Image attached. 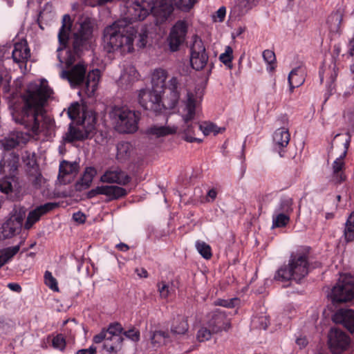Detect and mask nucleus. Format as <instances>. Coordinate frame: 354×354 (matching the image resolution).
I'll return each mask as SVG.
<instances>
[{"label": "nucleus", "instance_id": "23", "mask_svg": "<svg viewBox=\"0 0 354 354\" xmlns=\"http://www.w3.org/2000/svg\"><path fill=\"white\" fill-rule=\"evenodd\" d=\"M62 24L58 33V39L60 45L64 48L68 43L69 35L71 31L72 20L69 15H64L62 18Z\"/></svg>", "mask_w": 354, "mask_h": 354}, {"label": "nucleus", "instance_id": "19", "mask_svg": "<svg viewBox=\"0 0 354 354\" xmlns=\"http://www.w3.org/2000/svg\"><path fill=\"white\" fill-rule=\"evenodd\" d=\"M97 117L93 111H84L82 113V119L77 122L91 138L95 133Z\"/></svg>", "mask_w": 354, "mask_h": 354}, {"label": "nucleus", "instance_id": "10", "mask_svg": "<svg viewBox=\"0 0 354 354\" xmlns=\"http://www.w3.org/2000/svg\"><path fill=\"white\" fill-rule=\"evenodd\" d=\"M351 338L344 331L332 328L328 334V345L333 354H340L350 345Z\"/></svg>", "mask_w": 354, "mask_h": 354}, {"label": "nucleus", "instance_id": "43", "mask_svg": "<svg viewBox=\"0 0 354 354\" xmlns=\"http://www.w3.org/2000/svg\"><path fill=\"white\" fill-rule=\"evenodd\" d=\"M158 291L161 299H167L169 296L174 292L172 287V283L162 281L157 284Z\"/></svg>", "mask_w": 354, "mask_h": 354}, {"label": "nucleus", "instance_id": "42", "mask_svg": "<svg viewBox=\"0 0 354 354\" xmlns=\"http://www.w3.org/2000/svg\"><path fill=\"white\" fill-rule=\"evenodd\" d=\"M196 248L198 253L205 259L209 260L212 257L211 246L203 241L196 242Z\"/></svg>", "mask_w": 354, "mask_h": 354}, {"label": "nucleus", "instance_id": "54", "mask_svg": "<svg viewBox=\"0 0 354 354\" xmlns=\"http://www.w3.org/2000/svg\"><path fill=\"white\" fill-rule=\"evenodd\" d=\"M211 328H201L197 333V339L199 342H205L210 339L212 334Z\"/></svg>", "mask_w": 354, "mask_h": 354}, {"label": "nucleus", "instance_id": "60", "mask_svg": "<svg viewBox=\"0 0 354 354\" xmlns=\"http://www.w3.org/2000/svg\"><path fill=\"white\" fill-rule=\"evenodd\" d=\"M108 339H109L108 336L106 335V334L105 333V330L104 329L100 333L95 335L93 337V341L95 344H99V343H101L104 340V342H107Z\"/></svg>", "mask_w": 354, "mask_h": 354}, {"label": "nucleus", "instance_id": "20", "mask_svg": "<svg viewBox=\"0 0 354 354\" xmlns=\"http://www.w3.org/2000/svg\"><path fill=\"white\" fill-rule=\"evenodd\" d=\"M89 138V136L78 122H77L76 126H75L73 122L70 123L68 131L62 136L63 140L67 143H72L75 141H82Z\"/></svg>", "mask_w": 354, "mask_h": 354}, {"label": "nucleus", "instance_id": "40", "mask_svg": "<svg viewBox=\"0 0 354 354\" xmlns=\"http://www.w3.org/2000/svg\"><path fill=\"white\" fill-rule=\"evenodd\" d=\"M190 51L191 54L194 55L207 54L203 40L197 35L192 37V45Z\"/></svg>", "mask_w": 354, "mask_h": 354}, {"label": "nucleus", "instance_id": "28", "mask_svg": "<svg viewBox=\"0 0 354 354\" xmlns=\"http://www.w3.org/2000/svg\"><path fill=\"white\" fill-rule=\"evenodd\" d=\"M124 337L122 335H115L104 344V348L109 353L116 354L122 348Z\"/></svg>", "mask_w": 354, "mask_h": 354}, {"label": "nucleus", "instance_id": "49", "mask_svg": "<svg viewBox=\"0 0 354 354\" xmlns=\"http://www.w3.org/2000/svg\"><path fill=\"white\" fill-rule=\"evenodd\" d=\"M149 34L148 26L144 25L141 27L138 33V46L140 48H144L147 43V37Z\"/></svg>", "mask_w": 354, "mask_h": 354}, {"label": "nucleus", "instance_id": "1", "mask_svg": "<svg viewBox=\"0 0 354 354\" xmlns=\"http://www.w3.org/2000/svg\"><path fill=\"white\" fill-rule=\"evenodd\" d=\"M52 94L53 90L46 80L39 84H29L21 96L24 106L20 111L15 109L12 112L15 121L35 136L51 131L55 121L46 115L44 106Z\"/></svg>", "mask_w": 354, "mask_h": 354}, {"label": "nucleus", "instance_id": "29", "mask_svg": "<svg viewBox=\"0 0 354 354\" xmlns=\"http://www.w3.org/2000/svg\"><path fill=\"white\" fill-rule=\"evenodd\" d=\"M138 80V73L136 68L133 66L129 65L124 68L120 78V83L128 86Z\"/></svg>", "mask_w": 354, "mask_h": 354}, {"label": "nucleus", "instance_id": "11", "mask_svg": "<svg viewBox=\"0 0 354 354\" xmlns=\"http://www.w3.org/2000/svg\"><path fill=\"white\" fill-rule=\"evenodd\" d=\"M86 71V65L82 62H79L71 70L63 71L61 77L67 80L71 86H80L85 82Z\"/></svg>", "mask_w": 354, "mask_h": 354}, {"label": "nucleus", "instance_id": "22", "mask_svg": "<svg viewBox=\"0 0 354 354\" xmlns=\"http://www.w3.org/2000/svg\"><path fill=\"white\" fill-rule=\"evenodd\" d=\"M116 158L120 162L129 160L135 153L136 149L133 145L127 141H121L116 146Z\"/></svg>", "mask_w": 354, "mask_h": 354}, {"label": "nucleus", "instance_id": "41", "mask_svg": "<svg viewBox=\"0 0 354 354\" xmlns=\"http://www.w3.org/2000/svg\"><path fill=\"white\" fill-rule=\"evenodd\" d=\"M188 330V324L183 317H178L171 326V332L175 334L183 335Z\"/></svg>", "mask_w": 354, "mask_h": 354}, {"label": "nucleus", "instance_id": "58", "mask_svg": "<svg viewBox=\"0 0 354 354\" xmlns=\"http://www.w3.org/2000/svg\"><path fill=\"white\" fill-rule=\"evenodd\" d=\"M263 57L265 62L270 65L274 64V62L276 60L274 53L270 50H265L263 52Z\"/></svg>", "mask_w": 354, "mask_h": 354}, {"label": "nucleus", "instance_id": "34", "mask_svg": "<svg viewBox=\"0 0 354 354\" xmlns=\"http://www.w3.org/2000/svg\"><path fill=\"white\" fill-rule=\"evenodd\" d=\"M176 129L166 126L153 125L147 129V133L157 138L164 137L176 133Z\"/></svg>", "mask_w": 354, "mask_h": 354}, {"label": "nucleus", "instance_id": "5", "mask_svg": "<svg viewBox=\"0 0 354 354\" xmlns=\"http://www.w3.org/2000/svg\"><path fill=\"white\" fill-rule=\"evenodd\" d=\"M308 270L307 252L298 251L291 254L287 265L278 269L274 275V279L281 281L295 280L299 282L308 274Z\"/></svg>", "mask_w": 354, "mask_h": 354}, {"label": "nucleus", "instance_id": "30", "mask_svg": "<svg viewBox=\"0 0 354 354\" xmlns=\"http://www.w3.org/2000/svg\"><path fill=\"white\" fill-rule=\"evenodd\" d=\"M293 201L290 197H281L278 204L276 205L274 212L276 213H281L285 215L290 216L293 212Z\"/></svg>", "mask_w": 354, "mask_h": 354}, {"label": "nucleus", "instance_id": "21", "mask_svg": "<svg viewBox=\"0 0 354 354\" xmlns=\"http://www.w3.org/2000/svg\"><path fill=\"white\" fill-rule=\"evenodd\" d=\"M59 207L57 203L48 202L37 207L30 211L27 218V223L33 224L37 222L41 216L50 212Z\"/></svg>", "mask_w": 354, "mask_h": 354}, {"label": "nucleus", "instance_id": "25", "mask_svg": "<svg viewBox=\"0 0 354 354\" xmlns=\"http://www.w3.org/2000/svg\"><path fill=\"white\" fill-rule=\"evenodd\" d=\"M30 57V51L26 44L16 43L12 53L15 62L22 63L26 62Z\"/></svg>", "mask_w": 354, "mask_h": 354}, {"label": "nucleus", "instance_id": "44", "mask_svg": "<svg viewBox=\"0 0 354 354\" xmlns=\"http://www.w3.org/2000/svg\"><path fill=\"white\" fill-rule=\"evenodd\" d=\"M19 250V246L9 247L0 252V258L4 265L8 262Z\"/></svg>", "mask_w": 354, "mask_h": 354}, {"label": "nucleus", "instance_id": "14", "mask_svg": "<svg viewBox=\"0 0 354 354\" xmlns=\"http://www.w3.org/2000/svg\"><path fill=\"white\" fill-rule=\"evenodd\" d=\"M22 226L19 217H11L0 226V240L10 239L19 234Z\"/></svg>", "mask_w": 354, "mask_h": 354}, {"label": "nucleus", "instance_id": "2", "mask_svg": "<svg viewBox=\"0 0 354 354\" xmlns=\"http://www.w3.org/2000/svg\"><path fill=\"white\" fill-rule=\"evenodd\" d=\"M169 97L162 99L161 91L141 89L138 93V102L145 110L160 113L163 109H172L178 104L181 93L185 90L182 78L173 77L168 82Z\"/></svg>", "mask_w": 354, "mask_h": 354}, {"label": "nucleus", "instance_id": "55", "mask_svg": "<svg viewBox=\"0 0 354 354\" xmlns=\"http://www.w3.org/2000/svg\"><path fill=\"white\" fill-rule=\"evenodd\" d=\"M122 335L135 342H138L140 339V331L135 328H131L127 331L123 330Z\"/></svg>", "mask_w": 354, "mask_h": 354}, {"label": "nucleus", "instance_id": "26", "mask_svg": "<svg viewBox=\"0 0 354 354\" xmlns=\"http://www.w3.org/2000/svg\"><path fill=\"white\" fill-rule=\"evenodd\" d=\"M288 83L290 85V93L293 92L295 88L302 85L305 81L304 69L301 67L293 68L288 75Z\"/></svg>", "mask_w": 354, "mask_h": 354}, {"label": "nucleus", "instance_id": "37", "mask_svg": "<svg viewBox=\"0 0 354 354\" xmlns=\"http://www.w3.org/2000/svg\"><path fill=\"white\" fill-rule=\"evenodd\" d=\"M272 228H281L286 227L290 221V216L283 214L272 213Z\"/></svg>", "mask_w": 354, "mask_h": 354}, {"label": "nucleus", "instance_id": "32", "mask_svg": "<svg viewBox=\"0 0 354 354\" xmlns=\"http://www.w3.org/2000/svg\"><path fill=\"white\" fill-rule=\"evenodd\" d=\"M343 237L346 243L354 241V211L348 216L344 224Z\"/></svg>", "mask_w": 354, "mask_h": 354}, {"label": "nucleus", "instance_id": "59", "mask_svg": "<svg viewBox=\"0 0 354 354\" xmlns=\"http://www.w3.org/2000/svg\"><path fill=\"white\" fill-rule=\"evenodd\" d=\"M162 14L161 16L162 17V20H167L170 15L172 14L174 11V8L171 5H167L166 4L165 6H162V8L160 9Z\"/></svg>", "mask_w": 354, "mask_h": 354}, {"label": "nucleus", "instance_id": "6", "mask_svg": "<svg viewBox=\"0 0 354 354\" xmlns=\"http://www.w3.org/2000/svg\"><path fill=\"white\" fill-rule=\"evenodd\" d=\"M109 115L115 131L120 133H133L138 129L139 112L127 106H114Z\"/></svg>", "mask_w": 354, "mask_h": 354}, {"label": "nucleus", "instance_id": "17", "mask_svg": "<svg viewBox=\"0 0 354 354\" xmlns=\"http://www.w3.org/2000/svg\"><path fill=\"white\" fill-rule=\"evenodd\" d=\"M30 138V135L20 131H14L9 133L3 142V149L6 151H10L20 144H26Z\"/></svg>", "mask_w": 354, "mask_h": 354}, {"label": "nucleus", "instance_id": "48", "mask_svg": "<svg viewBox=\"0 0 354 354\" xmlns=\"http://www.w3.org/2000/svg\"><path fill=\"white\" fill-rule=\"evenodd\" d=\"M52 346L54 348L63 351L66 346L65 337L62 334H57L52 339Z\"/></svg>", "mask_w": 354, "mask_h": 354}, {"label": "nucleus", "instance_id": "62", "mask_svg": "<svg viewBox=\"0 0 354 354\" xmlns=\"http://www.w3.org/2000/svg\"><path fill=\"white\" fill-rule=\"evenodd\" d=\"M73 219L80 224H83L86 221V215L81 212H77L73 214Z\"/></svg>", "mask_w": 354, "mask_h": 354}, {"label": "nucleus", "instance_id": "61", "mask_svg": "<svg viewBox=\"0 0 354 354\" xmlns=\"http://www.w3.org/2000/svg\"><path fill=\"white\" fill-rule=\"evenodd\" d=\"M80 181H81V183H80L81 185L83 186L85 189H86L90 187V185L93 181V179H92L91 176H88V174H84Z\"/></svg>", "mask_w": 354, "mask_h": 354}, {"label": "nucleus", "instance_id": "12", "mask_svg": "<svg viewBox=\"0 0 354 354\" xmlns=\"http://www.w3.org/2000/svg\"><path fill=\"white\" fill-rule=\"evenodd\" d=\"M131 178L119 167H111L106 169L100 177V181L108 184L127 185Z\"/></svg>", "mask_w": 354, "mask_h": 354}, {"label": "nucleus", "instance_id": "8", "mask_svg": "<svg viewBox=\"0 0 354 354\" xmlns=\"http://www.w3.org/2000/svg\"><path fill=\"white\" fill-rule=\"evenodd\" d=\"M330 298L334 304L351 301L354 298V277L350 274L342 276L333 288Z\"/></svg>", "mask_w": 354, "mask_h": 354}, {"label": "nucleus", "instance_id": "4", "mask_svg": "<svg viewBox=\"0 0 354 354\" xmlns=\"http://www.w3.org/2000/svg\"><path fill=\"white\" fill-rule=\"evenodd\" d=\"M93 34V25L91 20L85 19L80 24L78 30L73 33L72 37V49H67L65 56L62 57L58 53V59L61 63H64L67 68L71 67L80 58L84 49H87L90 44Z\"/></svg>", "mask_w": 354, "mask_h": 354}, {"label": "nucleus", "instance_id": "13", "mask_svg": "<svg viewBox=\"0 0 354 354\" xmlns=\"http://www.w3.org/2000/svg\"><path fill=\"white\" fill-rule=\"evenodd\" d=\"M208 326L213 333H218L222 330H228L230 327V319L225 312L216 310L212 313L208 322Z\"/></svg>", "mask_w": 354, "mask_h": 354}, {"label": "nucleus", "instance_id": "56", "mask_svg": "<svg viewBox=\"0 0 354 354\" xmlns=\"http://www.w3.org/2000/svg\"><path fill=\"white\" fill-rule=\"evenodd\" d=\"M10 79L11 77L7 72H5L4 75H0V86H3V90L5 93L10 91Z\"/></svg>", "mask_w": 354, "mask_h": 354}, {"label": "nucleus", "instance_id": "24", "mask_svg": "<svg viewBox=\"0 0 354 354\" xmlns=\"http://www.w3.org/2000/svg\"><path fill=\"white\" fill-rule=\"evenodd\" d=\"M98 191L102 195L109 197L110 201L117 200L127 195L124 188L116 185H102Z\"/></svg>", "mask_w": 354, "mask_h": 354}, {"label": "nucleus", "instance_id": "36", "mask_svg": "<svg viewBox=\"0 0 354 354\" xmlns=\"http://www.w3.org/2000/svg\"><path fill=\"white\" fill-rule=\"evenodd\" d=\"M78 165L77 162H71L66 160L61 162L59 168L58 177H64L66 175L71 174L77 171Z\"/></svg>", "mask_w": 354, "mask_h": 354}, {"label": "nucleus", "instance_id": "47", "mask_svg": "<svg viewBox=\"0 0 354 354\" xmlns=\"http://www.w3.org/2000/svg\"><path fill=\"white\" fill-rule=\"evenodd\" d=\"M122 332L123 328L122 325L118 322L111 324L108 328L105 330V333L109 339L115 335H122Z\"/></svg>", "mask_w": 354, "mask_h": 354}, {"label": "nucleus", "instance_id": "53", "mask_svg": "<svg viewBox=\"0 0 354 354\" xmlns=\"http://www.w3.org/2000/svg\"><path fill=\"white\" fill-rule=\"evenodd\" d=\"M239 299L238 298H233L230 299H218L215 304L216 306H221L223 307L232 308L235 307L238 303H239Z\"/></svg>", "mask_w": 354, "mask_h": 354}, {"label": "nucleus", "instance_id": "52", "mask_svg": "<svg viewBox=\"0 0 354 354\" xmlns=\"http://www.w3.org/2000/svg\"><path fill=\"white\" fill-rule=\"evenodd\" d=\"M196 1L197 0H177L176 4L181 10L188 12Z\"/></svg>", "mask_w": 354, "mask_h": 354}, {"label": "nucleus", "instance_id": "51", "mask_svg": "<svg viewBox=\"0 0 354 354\" xmlns=\"http://www.w3.org/2000/svg\"><path fill=\"white\" fill-rule=\"evenodd\" d=\"M68 118L74 121L80 115V106L78 102L73 103L67 111Z\"/></svg>", "mask_w": 354, "mask_h": 354}, {"label": "nucleus", "instance_id": "3", "mask_svg": "<svg viewBox=\"0 0 354 354\" xmlns=\"http://www.w3.org/2000/svg\"><path fill=\"white\" fill-rule=\"evenodd\" d=\"M126 17L127 15L125 21L118 20L104 29V40L109 53L120 50L122 54H125L133 50V40L136 32L127 24H132L134 21L129 22Z\"/></svg>", "mask_w": 354, "mask_h": 354}, {"label": "nucleus", "instance_id": "18", "mask_svg": "<svg viewBox=\"0 0 354 354\" xmlns=\"http://www.w3.org/2000/svg\"><path fill=\"white\" fill-rule=\"evenodd\" d=\"M19 156L13 151H6L4 153L3 158L0 161V173L5 174L6 169L10 174L15 173L19 167Z\"/></svg>", "mask_w": 354, "mask_h": 354}, {"label": "nucleus", "instance_id": "45", "mask_svg": "<svg viewBox=\"0 0 354 354\" xmlns=\"http://www.w3.org/2000/svg\"><path fill=\"white\" fill-rule=\"evenodd\" d=\"M233 59V49L231 46H227L225 52L219 56V60L226 66L231 68Z\"/></svg>", "mask_w": 354, "mask_h": 354}, {"label": "nucleus", "instance_id": "27", "mask_svg": "<svg viewBox=\"0 0 354 354\" xmlns=\"http://www.w3.org/2000/svg\"><path fill=\"white\" fill-rule=\"evenodd\" d=\"M167 77V72L165 69L158 68L154 70L151 77L152 88L162 91V89L167 88L165 84V80Z\"/></svg>", "mask_w": 354, "mask_h": 354}, {"label": "nucleus", "instance_id": "15", "mask_svg": "<svg viewBox=\"0 0 354 354\" xmlns=\"http://www.w3.org/2000/svg\"><path fill=\"white\" fill-rule=\"evenodd\" d=\"M274 149L277 151L281 157L284 156V149L288 146L290 140V134L289 131L284 128L277 129L272 136Z\"/></svg>", "mask_w": 354, "mask_h": 354}, {"label": "nucleus", "instance_id": "57", "mask_svg": "<svg viewBox=\"0 0 354 354\" xmlns=\"http://www.w3.org/2000/svg\"><path fill=\"white\" fill-rule=\"evenodd\" d=\"M22 159L24 162L28 167H33V166L36 163V159L34 153H30L28 151H26L22 155Z\"/></svg>", "mask_w": 354, "mask_h": 354}, {"label": "nucleus", "instance_id": "7", "mask_svg": "<svg viewBox=\"0 0 354 354\" xmlns=\"http://www.w3.org/2000/svg\"><path fill=\"white\" fill-rule=\"evenodd\" d=\"M196 115V100L192 92L187 93V100L185 102V108L182 111V118L184 121L183 131L185 134V140L188 142H201L202 140L196 138V130L198 131L200 124L193 122Z\"/></svg>", "mask_w": 354, "mask_h": 354}, {"label": "nucleus", "instance_id": "33", "mask_svg": "<svg viewBox=\"0 0 354 354\" xmlns=\"http://www.w3.org/2000/svg\"><path fill=\"white\" fill-rule=\"evenodd\" d=\"M169 337V333L163 330H155L150 332V342L153 348H158L165 344Z\"/></svg>", "mask_w": 354, "mask_h": 354}, {"label": "nucleus", "instance_id": "35", "mask_svg": "<svg viewBox=\"0 0 354 354\" xmlns=\"http://www.w3.org/2000/svg\"><path fill=\"white\" fill-rule=\"evenodd\" d=\"M208 61L207 54H191L190 63L192 68L196 71L203 69Z\"/></svg>", "mask_w": 354, "mask_h": 354}, {"label": "nucleus", "instance_id": "31", "mask_svg": "<svg viewBox=\"0 0 354 354\" xmlns=\"http://www.w3.org/2000/svg\"><path fill=\"white\" fill-rule=\"evenodd\" d=\"M100 78V71L97 68L91 71L86 76L84 84L88 91L95 92L97 88L98 82Z\"/></svg>", "mask_w": 354, "mask_h": 354}, {"label": "nucleus", "instance_id": "64", "mask_svg": "<svg viewBox=\"0 0 354 354\" xmlns=\"http://www.w3.org/2000/svg\"><path fill=\"white\" fill-rule=\"evenodd\" d=\"M226 15V9L225 7H221L214 15V18H217L219 21H223Z\"/></svg>", "mask_w": 354, "mask_h": 354}, {"label": "nucleus", "instance_id": "50", "mask_svg": "<svg viewBox=\"0 0 354 354\" xmlns=\"http://www.w3.org/2000/svg\"><path fill=\"white\" fill-rule=\"evenodd\" d=\"M0 190L1 192L8 194L12 192V178L5 177L0 180Z\"/></svg>", "mask_w": 354, "mask_h": 354}, {"label": "nucleus", "instance_id": "16", "mask_svg": "<svg viewBox=\"0 0 354 354\" xmlns=\"http://www.w3.org/2000/svg\"><path fill=\"white\" fill-rule=\"evenodd\" d=\"M335 322L341 324L351 334H354V310L351 309H339L333 315Z\"/></svg>", "mask_w": 354, "mask_h": 354}, {"label": "nucleus", "instance_id": "63", "mask_svg": "<svg viewBox=\"0 0 354 354\" xmlns=\"http://www.w3.org/2000/svg\"><path fill=\"white\" fill-rule=\"evenodd\" d=\"M342 17L339 14L333 13L328 17V18L327 19V23L329 24V23H330V21H335V22L337 23V27L338 28L339 24L342 22Z\"/></svg>", "mask_w": 354, "mask_h": 354}, {"label": "nucleus", "instance_id": "9", "mask_svg": "<svg viewBox=\"0 0 354 354\" xmlns=\"http://www.w3.org/2000/svg\"><path fill=\"white\" fill-rule=\"evenodd\" d=\"M188 24L185 20H178L170 29L167 41L171 51L176 52L185 41Z\"/></svg>", "mask_w": 354, "mask_h": 354}, {"label": "nucleus", "instance_id": "38", "mask_svg": "<svg viewBox=\"0 0 354 354\" xmlns=\"http://www.w3.org/2000/svg\"><path fill=\"white\" fill-rule=\"evenodd\" d=\"M346 153L347 150L346 149L333 163V174L336 176H339L340 181H344L346 178L344 176L339 173L344 167V158H345Z\"/></svg>", "mask_w": 354, "mask_h": 354}, {"label": "nucleus", "instance_id": "39", "mask_svg": "<svg viewBox=\"0 0 354 354\" xmlns=\"http://www.w3.org/2000/svg\"><path fill=\"white\" fill-rule=\"evenodd\" d=\"M225 130V128L218 127L215 124L209 122H203L200 124V127H198V131H201L205 136H208L211 133L217 135L223 132Z\"/></svg>", "mask_w": 354, "mask_h": 354}, {"label": "nucleus", "instance_id": "46", "mask_svg": "<svg viewBox=\"0 0 354 354\" xmlns=\"http://www.w3.org/2000/svg\"><path fill=\"white\" fill-rule=\"evenodd\" d=\"M44 283L52 290L55 292L59 291V287L57 279L53 276L52 273L46 270L44 273Z\"/></svg>", "mask_w": 354, "mask_h": 354}]
</instances>
